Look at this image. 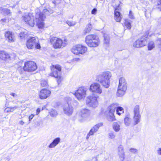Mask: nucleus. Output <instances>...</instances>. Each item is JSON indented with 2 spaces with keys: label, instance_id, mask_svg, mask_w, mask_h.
<instances>
[{
  "label": "nucleus",
  "instance_id": "obj_1",
  "mask_svg": "<svg viewBox=\"0 0 161 161\" xmlns=\"http://www.w3.org/2000/svg\"><path fill=\"white\" fill-rule=\"evenodd\" d=\"M111 76L112 74L110 72H104L98 75L97 80L103 86L107 88L109 86L110 79Z\"/></svg>",
  "mask_w": 161,
  "mask_h": 161
},
{
  "label": "nucleus",
  "instance_id": "obj_2",
  "mask_svg": "<svg viewBox=\"0 0 161 161\" xmlns=\"http://www.w3.org/2000/svg\"><path fill=\"white\" fill-rule=\"evenodd\" d=\"M49 12L47 9H44L42 12H37L36 15V21L37 25L40 29L44 27V23L43 21L45 18V14H48Z\"/></svg>",
  "mask_w": 161,
  "mask_h": 161
},
{
  "label": "nucleus",
  "instance_id": "obj_3",
  "mask_svg": "<svg viewBox=\"0 0 161 161\" xmlns=\"http://www.w3.org/2000/svg\"><path fill=\"white\" fill-rule=\"evenodd\" d=\"M51 72L50 74V76L56 78L57 82L59 84L62 80V78L60 76L61 66L58 64L53 65L51 67Z\"/></svg>",
  "mask_w": 161,
  "mask_h": 161
},
{
  "label": "nucleus",
  "instance_id": "obj_4",
  "mask_svg": "<svg viewBox=\"0 0 161 161\" xmlns=\"http://www.w3.org/2000/svg\"><path fill=\"white\" fill-rule=\"evenodd\" d=\"M85 42L90 47H97L99 44V41L97 36L95 35H89L85 38Z\"/></svg>",
  "mask_w": 161,
  "mask_h": 161
},
{
  "label": "nucleus",
  "instance_id": "obj_5",
  "mask_svg": "<svg viewBox=\"0 0 161 161\" xmlns=\"http://www.w3.org/2000/svg\"><path fill=\"white\" fill-rule=\"evenodd\" d=\"M127 88V82L123 77L119 78V85L118 88L117 95L118 96L120 97L123 95Z\"/></svg>",
  "mask_w": 161,
  "mask_h": 161
},
{
  "label": "nucleus",
  "instance_id": "obj_6",
  "mask_svg": "<svg viewBox=\"0 0 161 161\" xmlns=\"http://www.w3.org/2000/svg\"><path fill=\"white\" fill-rule=\"evenodd\" d=\"M99 98V96L96 94L88 96L86 98V103L90 107L96 108L98 105V99Z\"/></svg>",
  "mask_w": 161,
  "mask_h": 161
},
{
  "label": "nucleus",
  "instance_id": "obj_7",
  "mask_svg": "<svg viewBox=\"0 0 161 161\" xmlns=\"http://www.w3.org/2000/svg\"><path fill=\"white\" fill-rule=\"evenodd\" d=\"M87 90V88L85 87H80L76 91L75 95L79 100L84 99L86 96V92Z\"/></svg>",
  "mask_w": 161,
  "mask_h": 161
},
{
  "label": "nucleus",
  "instance_id": "obj_8",
  "mask_svg": "<svg viewBox=\"0 0 161 161\" xmlns=\"http://www.w3.org/2000/svg\"><path fill=\"white\" fill-rule=\"evenodd\" d=\"M50 42L55 48H60L65 46L64 44L63 43L62 40L56 37L52 38L50 40Z\"/></svg>",
  "mask_w": 161,
  "mask_h": 161
},
{
  "label": "nucleus",
  "instance_id": "obj_9",
  "mask_svg": "<svg viewBox=\"0 0 161 161\" xmlns=\"http://www.w3.org/2000/svg\"><path fill=\"white\" fill-rule=\"evenodd\" d=\"M37 68L36 64L32 61H29L25 62L23 67L24 71L29 72L34 71Z\"/></svg>",
  "mask_w": 161,
  "mask_h": 161
},
{
  "label": "nucleus",
  "instance_id": "obj_10",
  "mask_svg": "<svg viewBox=\"0 0 161 161\" xmlns=\"http://www.w3.org/2000/svg\"><path fill=\"white\" fill-rule=\"evenodd\" d=\"M87 50V48L81 45H76L72 49V52L75 54H82Z\"/></svg>",
  "mask_w": 161,
  "mask_h": 161
},
{
  "label": "nucleus",
  "instance_id": "obj_11",
  "mask_svg": "<svg viewBox=\"0 0 161 161\" xmlns=\"http://www.w3.org/2000/svg\"><path fill=\"white\" fill-rule=\"evenodd\" d=\"M90 111L88 109L85 108L81 109L79 113V116H80L79 121L80 122L83 121L90 116Z\"/></svg>",
  "mask_w": 161,
  "mask_h": 161
},
{
  "label": "nucleus",
  "instance_id": "obj_12",
  "mask_svg": "<svg viewBox=\"0 0 161 161\" xmlns=\"http://www.w3.org/2000/svg\"><path fill=\"white\" fill-rule=\"evenodd\" d=\"M139 109V106L138 105H136L133 109V120L135 125L138 124L140 121L141 115L140 114Z\"/></svg>",
  "mask_w": 161,
  "mask_h": 161
},
{
  "label": "nucleus",
  "instance_id": "obj_13",
  "mask_svg": "<svg viewBox=\"0 0 161 161\" xmlns=\"http://www.w3.org/2000/svg\"><path fill=\"white\" fill-rule=\"evenodd\" d=\"M147 36L146 35L140 40H137L133 44V47L140 48L145 46L147 44Z\"/></svg>",
  "mask_w": 161,
  "mask_h": 161
},
{
  "label": "nucleus",
  "instance_id": "obj_14",
  "mask_svg": "<svg viewBox=\"0 0 161 161\" xmlns=\"http://www.w3.org/2000/svg\"><path fill=\"white\" fill-rule=\"evenodd\" d=\"M31 15L30 14H24L22 16V19L29 25L33 26L34 25V19L31 17Z\"/></svg>",
  "mask_w": 161,
  "mask_h": 161
},
{
  "label": "nucleus",
  "instance_id": "obj_15",
  "mask_svg": "<svg viewBox=\"0 0 161 161\" xmlns=\"http://www.w3.org/2000/svg\"><path fill=\"white\" fill-rule=\"evenodd\" d=\"M89 89L90 91L99 94H101L102 92L100 85L97 83L92 84Z\"/></svg>",
  "mask_w": 161,
  "mask_h": 161
},
{
  "label": "nucleus",
  "instance_id": "obj_16",
  "mask_svg": "<svg viewBox=\"0 0 161 161\" xmlns=\"http://www.w3.org/2000/svg\"><path fill=\"white\" fill-rule=\"evenodd\" d=\"M51 91L47 89H42L39 94V97L41 99H44L49 97L51 94Z\"/></svg>",
  "mask_w": 161,
  "mask_h": 161
},
{
  "label": "nucleus",
  "instance_id": "obj_17",
  "mask_svg": "<svg viewBox=\"0 0 161 161\" xmlns=\"http://www.w3.org/2000/svg\"><path fill=\"white\" fill-rule=\"evenodd\" d=\"M63 109L64 113L67 115L69 116L72 114L73 109L72 106L69 104V101L64 106Z\"/></svg>",
  "mask_w": 161,
  "mask_h": 161
},
{
  "label": "nucleus",
  "instance_id": "obj_18",
  "mask_svg": "<svg viewBox=\"0 0 161 161\" xmlns=\"http://www.w3.org/2000/svg\"><path fill=\"white\" fill-rule=\"evenodd\" d=\"M118 154L120 161H123L125 158V153L123 147L119 145L118 148Z\"/></svg>",
  "mask_w": 161,
  "mask_h": 161
},
{
  "label": "nucleus",
  "instance_id": "obj_19",
  "mask_svg": "<svg viewBox=\"0 0 161 161\" xmlns=\"http://www.w3.org/2000/svg\"><path fill=\"white\" fill-rule=\"evenodd\" d=\"M36 43V40L35 37H31L27 42L26 46L29 49H31L34 47Z\"/></svg>",
  "mask_w": 161,
  "mask_h": 161
},
{
  "label": "nucleus",
  "instance_id": "obj_20",
  "mask_svg": "<svg viewBox=\"0 0 161 161\" xmlns=\"http://www.w3.org/2000/svg\"><path fill=\"white\" fill-rule=\"evenodd\" d=\"M103 125L102 123H100L95 125L90 130V134L93 135L95 133L98 131L99 128Z\"/></svg>",
  "mask_w": 161,
  "mask_h": 161
},
{
  "label": "nucleus",
  "instance_id": "obj_21",
  "mask_svg": "<svg viewBox=\"0 0 161 161\" xmlns=\"http://www.w3.org/2000/svg\"><path fill=\"white\" fill-rule=\"evenodd\" d=\"M5 36L9 42H13L14 41V37L12 33L10 31H7L5 34Z\"/></svg>",
  "mask_w": 161,
  "mask_h": 161
},
{
  "label": "nucleus",
  "instance_id": "obj_22",
  "mask_svg": "<svg viewBox=\"0 0 161 161\" xmlns=\"http://www.w3.org/2000/svg\"><path fill=\"white\" fill-rule=\"evenodd\" d=\"M60 138L59 137L55 138L48 146V147L49 148H54L60 142Z\"/></svg>",
  "mask_w": 161,
  "mask_h": 161
},
{
  "label": "nucleus",
  "instance_id": "obj_23",
  "mask_svg": "<svg viewBox=\"0 0 161 161\" xmlns=\"http://www.w3.org/2000/svg\"><path fill=\"white\" fill-rule=\"evenodd\" d=\"M10 58L9 54L3 51H0V59L6 60Z\"/></svg>",
  "mask_w": 161,
  "mask_h": 161
},
{
  "label": "nucleus",
  "instance_id": "obj_24",
  "mask_svg": "<svg viewBox=\"0 0 161 161\" xmlns=\"http://www.w3.org/2000/svg\"><path fill=\"white\" fill-rule=\"evenodd\" d=\"M107 115V118L109 121L112 122L116 120V119L114 115V113L108 111Z\"/></svg>",
  "mask_w": 161,
  "mask_h": 161
},
{
  "label": "nucleus",
  "instance_id": "obj_25",
  "mask_svg": "<svg viewBox=\"0 0 161 161\" xmlns=\"http://www.w3.org/2000/svg\"><path fill=\"white\" fill-rule=\"evenodd\" d=\"M119 105V104L117 103H113L110 105L108 108V111L114 113L115 109H117Z\"/></svg>",
  "mask_w": 161,
  "mask_h": 161
},
{
  "label": "nucleus",
  "instance_id": "obj_26",
  "mask_svg": "<svg viewBox=\"0 0 161 161\" xmlns=\"http://www.w3.org/2000/svg\"><path fill=\"white\" fill-rule=\"evenodd\" d=\"M124 121V123L126 126H129L130 125L131 122V119L130 118L129 115H127L125 116Z\"/></svg>",
  "mask_w": 161,
  "mask_h": 161
},
{
  "label": "nucleus",
  "instance_id": "obj_27",
  "mask_svg": "<svg viewBox=\"0 0 161 161\" xmlns=\"http://www.w3.org/2000/svg\"><path fill=\"white\" fill-rule=\"evenodd\" d=\"M114 18L116 21L119 22L120 21L121 17L120 12L117 11V9L114 11Z\"/></svg>",
  "mask_w": 161,
  "mask_h": 161
},
{
  "label": "nucleus",
  "instance_id": "obj_28",
  "mask_svg": "<svg viewBox=\"0 0 161 161\" xmlns=\"http://www.w3.org/2000/svg\"><path fill=\"white\" fill-rule=\"evenodd\" d=\"M113 127L114 130L116 132H118L120 129V125L119 123L114 122L113 123Z\"/></svg>",
  "mask_w": 161,
  "mask_h": 161
},
{
  "label": "nucleus",
  "instance_id": "obj_29",
  "mask_svg": "<svg viewBox=\"0 0 161 161\" xmlns=\"http://www.w3.org/2000/svg\"><path fill=\"white\" fill-rule=\"evenodd\" d=\"M92 28V25L91 24H88L86 26L85 29L83 31V34L86 35L87 33H89Z\"/></svg>",
  "mask_w": 161,
  "mask_h": 161
},
{
  "label": "nucleus",
  "instance_id": "obj_30",
  "mask_svg": "<svg viewBox=\"0 0 161 161\" xmlns=\"http://www.w3.org/2000/svg\"><path fill=\"white\" fill-rule=\"evenodd\" d=\"M0 12L1 13L5 15H8L10 13L9 10L6 8H3L2 7L0 8Z\"/></svg>",
  "mask_w": 161,
  "mask_h": 161
},
{
  "label": "nucleus",
  "instance_id": "obj_31",
  "mask_svg": "<svg viewBox=\"0 0 161 161\" xmlns=\"http://www.w3.org/2000/svg\"><path fill=\"white\" fill-rule=\"evenodd\" d=\"M116 112L117 114L119 115H120L124 113V109L121 107L119 106H118L116 109Z\"/></svg>",
  "mask_w": 161,
  "mask_h": 161
},
{
  "label": "nucleus",
  "instance_id": "obj_32",
  "mask_svg": "<svg viewBox=\"0 0 161 161\" xmlns=\"http://www.w3.org/2000/svg\"><path fill=\"white\" fill-rule=\"evenodd\" d=\"M131 22L132 21L128 19H127L125 20V25L129 30H130L131 28Z\"/></svg>",
  "mask_w": 161,
  "mask_h": 161
},
{
  "label": "nucleus",
  "instance_id": "obj_33",
  "mask_svg": "<svg viewBox=\"0 0 161 161\" xmlns=\"http://www.w3.org/2000/svg\"><path fill=\"white\" fill-rule=\"evenodd\" d=\"M104 43L107 44H108L110 41L109 36L106 34H105L104 35Z\"/></svg>",
  "mask_w": 161,
  "mask_h": 161
},
{
  "label": "nucleus",
  "instance_id": "obj_34",
  "mask_svg": "<svg viewBox=\"0 0 161 161\" xmlns=\"http://www.w3.org/2000/svg\"><path fill=\"white\" fill-rule=\"evenodd\" d=\"M155 47V44L153 41L150 42L148 44V49L149 50H152Z\"/></svg>",
  "mask_w": 161,
  "mask_h": 161
},
{
  "label": "nucleus",
  "instance_id": "obj_35",
  "mask_svg": "<svg viewBox=\"0 0 161 161\" xmlns=\"http://www.w3.org/2000/svg\"><path fill=\"white\" fill-rule=\"evenodd\" d=\"M41 85L42 87H47L48 86L47 82L46 80H42L41 82Z\"/></svg>",
  "mask_w": 161,
  "mask_h": 161
},
{
  "label": "nucleus",
  "instance_id": "obj_36",
  "mask_svg": "<svg viewBox=\"0 0 161 161\" xmlns=\"http://www.w3.org/2000/svg\"><path fill=\"white\" fill-rule=\"evenodd\" d=\"M50 114L52 117H55L57 115V113L56 110L52 109L50 112Z\"/></svg>",
  "mask_w": 161,
  "mask_h": 161
},
{
  "label": "nucleus",
  "instance_id": "obj_37",
  "mask_svg": "<svg viewBox=\"0 0 161 161\" xmlns=\"http://www.w3.org/2000/svg\"><path fill=\"white\" fill-rule=\"evenodd\" d=\"M130 152L133 154H137L138 151L137 149L134 148H131L129 150Z\"/></svg>",
  "mask_w": 161,
  "mask_h": 161
},
{
  "label": "nucleus",
  "instance_id": "obj_38",
  "mask_svg": "<svg viewBox=\"0 0 161 161\" xmlns=\"http://www.w3.org/2000/svg\"><path fill=\"white\" fill-rule=\"evenodd\" d=\"M128 15L129 18L131 19H135L134 14L131 10L130 11Z\"/></svg>",
  "mask_w": 161,
  "mask_h": 161
},
{
  "label": "nucleus",
  "instance_id": "obj_39",
  "mask_svg": "<svg viewBox=\"0 0 161 161\" xmlns=\"http://www.w3.org/2000/svg\"><path fill=\"white\" fill-rule=\"evenodd\" d=\"M66 22L69 26H73L76 24V22L73 21H67Z\"/></svg>",
  "mask_w": 161,
  "mask_h": 161
},
{
  "label": "nucleus",
  "instance_id": "obj_40",
  "mask_svg": "<svg viewBox=\"0 0 161 161\" xmlns=\"http://www.w3.org/2000/svg\"><path fill=\"white\" fill-rule=\"evenodd\" d=\"M109 138L111 139H114L115 137V135L113 132H110L108 134Z\"/></svg>",
  "mask_w": 161,
  "mask_h": 161
},
{
  "label": "nucleus",
  "instance_id": "obj_41",
  "mask_svg": "<svg viewBox=\"0 0 161 161\" xmlns=\"http://www.w3.org/2000/svg\"><path fill=\"white\" fill-rule=\"evenodd\" d=\"M17 108V106H15L11 108L10 110H9L8 108H6L5 109V111L7 112H13L14 109H16Z\"/></svg>",
  "mask_w": 161,
  "mask_h": 161
},
{
  "label": "nucleus",
  "instance_id": "obj_42",
  "mask_svg": "<svg viewBox=\"0 0 161 161\" xmlns=\"http://www.w3.org/2000/svg\"><path fill=\"white\" fill-rule=\"evenodd\" d=\"M157 45L159 48H161V38L158 39L157 41Z\"/></svg>",
  "mask_w": 161,
  "mask_h": 161
},
{
  "label": "nucleus",
  "instance_id": "obj_43",
  "mask_svg": "<svg viewBox=\"0 0 161 161\" xmlns=\"http://www.w3.org/2000/svg\"><path fill=\"white\" fill-rule=\"evenodd\" d=\"M0 21L3 24H4V23L8 22L9 21V19H3L1 20Z\"/></svg>",
  "mask_w": 161,
  "mask_h": 161
},
{
  "label": "nucleus",
  "instance_id": "obj_44",
  "mask_svg": "<svg viewBox=\"0 0 161 161\" xmlns=\"http://www.w3.org/2000/svg\"><path fill=\"white\" fill-rule=\"evenodd\" d=\"M35 47L37 49H40L41 48V46L40 44L37 43V42H36V43L35 45Z\"/></svg>",
  "mask_w": 161,
  "mask_h": 161
},
{
  "label": "nucleus",
  "instance_id": "obj_45",
  "mask_svg": "<svg viewBox=\"0 0 161 161\" xmlns=\"http://www.w3.org/2000/svg\"><path fill=\"white\" fill-rule=\"evenodd\" d=\"M97 9L96 8H94L92 11L91 13L92 14H95L96 13Z\"/></svg>",
  "mask_w": 161,
  "mask_h": 161
},
{
  "label": "nucleus",
  "instance_id": "obj_46",
  "mask_svg": "<svg viewBox=\"0 0 161 161\" xmlns=\"http://www.w3.org/2000/svg\"><path fill=\"white\" fill-rule=\"evenodd\" d=\"M34 116V115L33 114H32L30 116H29V121H31L32 119L33 118Z\"/></svg>",
  "mask_w": 161,
  "mask_h": 161
},
{
  "label": "nucleus",
  "instance_id": "obj_47",
  "mask_svg": "<svg viewBox=\"0 0 161 161\" xmlns=\"http://www.w3.org/2000/svg\"><path fill=\"white\" fill-rule=\"evenodd\" d=\"M92 135H93L92 134H90V132L89 131V132L87 134V135L86 136V139L87 140H88L89 139L90 136H92Z\"/></svg>",
  "mask_w": 161,
  "mask_h": 161
},
{
  "label": "nucleus",
  "instance_id": "obj_48",
  "mask_svg": "<svg viewBox=\"0 0 161 161\" xmlns=\"http://www.w3.org/2000/svg\"><path fill=\"white\" fill-rule=\"evenodd\" d=\"M157 153L158 154L161 155V148H159L157 150Z\"/></svg>",
  "mask_w": 161,
  "mask_h": 161
},
{
  "label": "nucleus",
  "instance_id": "obj_49",
  "mask_svg": "<svg viewBox=\"0 0 161 161\" xmlns=\"http://www.w3.org/2000/svg\"><path fill=\"white\" fill-rule=\"evenodd\" d=\"M19 36L21 39H23L25 37V35H24V34H23L22 32L20 34Z\"/></svg>",
  "mask_w": 161,
  "mask_h": 161
},
{
  "label": "nucleus",
  "instance_id": "obj_50",
  "mask_svg": "<svg viewBox=\"0 0 161 161\" xmlns=\"http://www.w3.org/2000/svg\"><path fill=\"white\" fill-rule=\"evenodd\" d=\"M157 5L159 6L160 5H161V0H157Z\"/></svg>",
  "mask_w": 161,
  "mask_h": 161
},
{
  "label": "nucleus",
  "instance_id": "obj_51",
  "mask_svg": "<svg viewBox=\"0 0 161 161\" xmlns=\"http://www.w3.org/2000/svg\"><path fill=\"white\" fill-rule=\"evenodd\" d=\"M40 112V109L38 108L36 110V114L38 115Z\"/></svg>",
  "mask_w": 161,
  "mask_h": 161
},
{
  "label": "nucleus",
  "instance_id": "obj_52",
  "mask_svg": "<svg viewBox=\"0 0 161 161\" xmlns=\"http://www.w3.org/2000/svg\"><path fill=\"white\" fill-rule=\"evenodd\" d=\"M10 95H11L13 97H15V96H17L16 94L14 93H11Z\"/></svg>",
  "mask_w": 161,
  "mask_h": 161
},
{
  "label": "nucleus",
  "instance_id": "obj_53",
  "mask_svg": "<svg viewBox=\"0 0 161 161\" xmlns=\"http://www.w3.org/2000/svg\"><path fill=\"white\" fill-rule=\"evenodd\" d=\"M19 123L21 125H23L24 123V122L23 121L21 120L19 121Z\"/></svg>",
  "mask_w": 161,
  "mask_h": 161
},
{
  "label": "nucleus",
  "instance_id": "obj_54",
  "mask_svg": "<svg viewBox=\"0 0 161 161\" xmlns=\"http://www.w3.org/2000/svg\"><path fill=\"white\" fill-rule=\"evenodd\" d=\"M80 60V59L79 58H76L74 59V61H78Z\"/></svg>",
  "mask_w": 161,
  "mask_h": 161
},
{
  "label": "nucleus",
  "instance_id": "obj_55",
  "mask_svg": "<svg viewBox=\"0 0 161 161\" xmlns=\"http://www.w3.org/2000/svg\"><path fill=\"white\" fill-rule=\"evenodd\" d=\"M68 99H69V100H71V98H69H69H68Z\"/></svg>",
  "mask_w": 161,
  "mask_h": 161
},
{
  "label": "nucleus",
  "instance_id": "obj_56",
  "mask_svg": "<svg viewBox=\"0 0 161 161\" xmlns=\"http://www.w3.org/2000/svg\"><path fill=\"white\" fill-rule=\"evenodd\" d=\"M9 159H8V161H9Z\"/></svg>",
  "mask_w": 161,
  "mask_h": 161
}]
</instances>
